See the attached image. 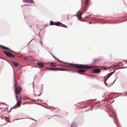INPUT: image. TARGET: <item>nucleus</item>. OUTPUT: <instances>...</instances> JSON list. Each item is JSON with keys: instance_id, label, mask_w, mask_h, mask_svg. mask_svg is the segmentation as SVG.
Wrapping results in <instances>:
<instances>
[{"instance_id": "f257e3e1", "label": "nucleus", "mask_w": 127, "mask_h": 127, "mask_svg": "<svg viewBox=\"0 0 127 127\" xmlns=\"http://www.w3.org/2000/svg\"><path fill=\"white\" fill-rule=\"evenodd\" d=\"M64 66L66 67H75L78 68H85L88 69L92 67L91 66L85 64H72L70 63H66L64 65Z\"/></svg>"}, {"instance_id": "f03ea898", "label": "nucleus", "mask_w": 127, "mask_h": 127, "mask_svg": "<svg viewBox=\"0 0 127 127\" xmlns=\"http://www.w3.org/2000/svg\"><path fill=\"white\" fill-rule=\"evenodd\" d=\"M50 25H56L57 26H61L65 28H67V27L65 25L59 22H55L51 21H50Z\"/></svg>"}, {"instance_id": "7ed1b4c3", "label": "nucleus", "mask_w": 127, "mask_h": 127, "mask_svg": "<svg viewBox=\"0 0 127 127\" xmlns=\"http://www.w3.org/2000/svg\"><path fill=\"white\" fill-rule=\"evenodd\" d=\"M14 86L15 87V91L16 95H19L21 90V89L19 86H18L16 83H15Z\"/></svg>"}, {"instance_id": "20e7f679", "label": "nucleus", "mask_w": 127, "mask_h": 127, "mask_svg": "<svg viewBox=\"0 0 127 127\" xmlns=\"http://www.w3.org/2000/svg\"><path fill=\"white\" fill-rule=\"evenodd\" d=\"M3 52L8 57L11 58H14L15 57L14 55L12 54L11 52L8 51H4Z\"/></svg>"}, {"instance_id": "39448f33", "label": "nucleus", "mask_w": 127, "mask_h": 127, "mask_svg": "<svg viewBox=\"0 0 127 127\" xmlns=\"http://www.w3.org/2000/svg\"><path fill=\"white\" fill-rule=\"evenodd\" d=\"M48 68L49 70H52L53 71L58 70L64 71L65 70L64 69H62L60 68L48 67Z\"/></svg>"}, {"instance_id": "423d86ee", "label": "nucleus", "mask_w": 127, "mask_h": 127, "mask_svg": "<svg viewBox=\"0 0 127 127\" xmlns=\"http://www.w3.org/2000/svg\"><path fill=\"white\" fill-rule=\"evenodd\" d=\"M21 104V102L20 100H17V103L14 107L11 108V109H14L19 107Z\"/></svg>"}, {"instance_id": "0eeeda50", "label": "nucleus", "mask_w": 127, "mask_h": 127, "mask_svg": "<svg viewBox=\"0 0 127 127\" xmlns=\"http://www.w3.org/2000/svg\"><path fill=\"white\" fill-rule=\"evenodd\" d=\"M113 118L114 119V121L116 123H117L118 122V121L117 119V117H116L115 113V112L114 111L113 112Z\"/></svg>"}, {"instance_id": "6e6552de", "label": "nucleus", "mask_w": 127, "mask_h": 127, "mask_svg": "<svg viewBox=\"0 0 127 127\" xmlns=\"http://www.w3.org/2000/svg\"><path fill=\"white\" fill-rule=\"evenodd\" d=\"M85 71V70L84 69H80L78 70L77 72L78 73L82 74V73H84Z\"/></svg>"}, {"instance_id": "1a4fd4ad", "label": "nucleus", "mask_w": 127, "mask_h": 127, "mask_svg": "<svg viewBox=\"0 0 127 127\" xmlns=\"http://www.w3.org/2000/svg\"><path fill=\"white\" fill-rule=\"evenodd\" d=\"M37 64L38 66L41 68L43 67L44 66V63H37Z\"/></svg>"}, {"instance_id": "9d476101", "label": "nucleus", "mask_w": 127, "mask_h": 127, "mask_svg": "<svg viewBox=\"0 0 127 127\" xmlns=\"http://www.w3.org/2000/svg\"><path fill=\"white\" fill-rule=\"evenodd\" d=\"M93 71L95 73H99L100 72V70L98 69H94Z\"/></svg>"}, {"instance_id": "9b49d317", "label": "nucleus", "mask_w": 127, "mask_h": 127, "mask_svg": "<svg viewBox=\"0 0 127 127\" xmlns=\"http://www.w3.org/2000/svg\"><path fill=\"white\" fill-rule=\"evenodd\" d=\"M0 47L2 48L3 49H5L6 50H10L9 49V48H7L4 46L0 45Z\"/></svg>"}, {"instance_id": "f8f14e48", "label": "nucleus", "mask_w": 127, "mask_h": 127, "mask_svg": "<svg viewBox=\"0 0 127 127\" xmlns=\"http://www.w3.org/2000/svg\"><path fill=\"white\" fill-rule=\"evenodd\" d=\"M90 1L89 0H86L85 2V6L86 7H87Z\"/></svg>"}, {"instance_id": "ddd939ff", "label": "nucleus", "mask_w": 127, "mask_h": 127, "mask_svg": "<svg viewBox=\"0 0 127 127\" xmlns=\"http://www.w3.org/2000/svg\"><path fill=\"white\" fill-rule=\"evenodd\" d=\"M115 71H114L113 72H111V73H110L109 74V75H108V76H107V78H106L105 80V81H106L107 80V79L109 77H110L112 75L114 72H115Z\"/></svg>"}, {"instance_id": "4468645a", "label": "nucleus", "mask_w": 127, "mask_h": 127, "mask_svg": "<svg viewBox=\"0 0 127 127\" xmlns=\"http://www.w3.org/2000/svg\"><path fill=\"white\" fill-rule=\"evenodd\" d=\"M12 63L16 67L18 65V63L15 61H13L12 62Z\"/></svg>"}, {"instance_id": "2eb2a0df", "label": "nucleus", "mask_w": 127, "mask_h": 127, "mask_svg": "<svg viewBox=\"0 0 127 127\" xmlns=\"http://www.w3.org/2000/svg\"><path fill=\"white\" fill-rule=\"evenodd\" d=\"M24 1L28 3H34V2L32 0H24Z\"/></svg>"}, {"instance_id": "dca6fc26", "label": "nucleus", "mask_w": 127, "mask_h": 127, "mask_svg": "<svg viewBox=\"0 0 127 127\" xmlns=\"http://www.w3.org/2000/svg\"><path fill=\"white\" fill-rule=\"evenodd\" d=\"M51 64V67H55L56 66V65L55 64V63H53L52 62H50V63Z\"/></svg>"}, {"instance_id": "f3484780", "label": "nucleus", "mask_w": 127, "mask_h": 127, "mask_svg": "<svg viewBox=\"0 0 127 127\" xmlns=\"http://www.w3.org/2000/svg\"><path fill=\"white\" fill-rule=\"evenodd\" d=\"M71 127H76V124L74 123H72L71 125Z\"/></svg>"}, {"instance_id": "a211bd4d", "label": "nucleus", "mask_w": 127, "mask_h": 127, "mask_svg": "<svg viewBox=\"0 0 127 127\" xmlns=\"http://www.w3.org/2000/svg\"><path fill=\"white\" fill-rule=\"evenodd\" d=\"M83 14V13L82 12H80L78 15L81 16V15Z\"/></svg>"}, {"instance_id": "6ab92c4d", "label": "nucleus", "mask_w": 127, "mask_h": 127, "mask_svg": "<svg viewBox=\"0 0 127 127\" xmlns=\"http://www.w3.org/2000/svg\"><path fill=\"white\" fill-rule=\"evenodd\" d=\"M78 17L80 19H81V18H82L81 16H80V15H78Z\"/></svg>"}, {"instance_id": "aec40b11", "label": "nucleus", "mask_w": 127, "mask_h": 127, "mask_svg": "<svg viewBox=\"0 0 127 127\" xmlns=\"http://www.w3.org/2000/svg\"><path fill=\"white\" fill-rule=\"evenodd\" d=\"M107 67H104V69H106Z\"/></svg>"}, {"instance_id": "412c9836", "label": "nucleus", "mask_w": 127, "mask_h": 127, "mask_svg": "<svg viewBox=\"0 0 127 127\" xmlns=\"http://www.w3.org/2000/svg\"><path fill=\"white\" fill-rule=\"evenodd\" d=\"M41 95V94H40L39 95H37V96H40V95Z\"/></svg>"}, {"instance_id": "4be33fe9", "label": "nucleus", "mask_w": 127, "mask_h": 127, "mask_svg": "<svg viewBox=\"0 0 127 127\" xmlns=\"http://www.w3.org/2000/svg\"><path fill=\"white\" fill-rule=\"evenodd\" d=\"M111 99L112 100V98H110V99Z\"/></svg>"}, {"instance_id": "5701e85b", "label": "nucleus", "mask_w": 127, "mask_h": 127, "mask_svg": "<svg viewBox=\"0 0 127 127\" xmlns=\"http://www.w3.org/2000/svg\"><path fill=\"white\" fill-rule=\"evenodd\" d=\"M26 58H25L24 57V60H25Z\"/></svg>"}, {"instance_id": "b1692460", "label": "nucleus", "mask_w": 127, "mask_h": 127, "mask_svg": "<svg viewBox=\"0 0 127 127\" xmlns=\"http://www.w3.org/2000/svg\"><path fill=\"white\" fill-rule=\"evenodd\" d=\"M96 61V60H94V61Z\"/></svg>"}, {"instance_id": "393cba45", "label": "nucleus", "mask_w": 127, "mask_h": 127, "mask_svg": "<svg viewBox=\"0 0 127 127\" xmlns=\"http://www.w3.org/2000/svg\"><path fill=\"white\" fill-rule=\"evenodd\" d=\"M90 23H91V22H90Z\"/></svg>"}]
</instances>
